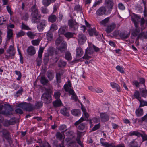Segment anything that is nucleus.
<instances>
[{
    "mask_svg": "<svg viewBox=\"0 0 147 147\" xmlns=\"http://www.w3.org/2000/svg\"><path fill=\"white\" fill-rule=\"evenodd\" d=\"M54 48L51 47H49L48 49V52L49 55H52L54 53Z\"/></svg>",
    "mask_w": 147,
    "mask_h": 147,
    "instance_id": "43",
    "label": "nucleus"
},
{
    "mask_svg": "<svg viewBox=\"0 0 147 147\" xmlns=\"http://www.w3.org/2000/svg\"><path fill=\"white\" fill-rule=\"evenodd\" d=\"M68 25L70 28L74 30H76L78 27V24L74 19H70L68 20Z\"/></svg>",
    "mask_w": 147,
    "mask_h": 147,
    "instance_id": "10",
    "label": "nucleus"
},
{
    "mask_svg": "<svg viewBox=\"0 0 147 147\" xmlns=\"http://www.w3.org/2000/svg\"><path fill=\"white\" fill-rule=\"evenodd\" d=\"M57 82L58 83H60L61 82V75L59 73L56 74V76Z\"/></svg>",
    "mask_w": 147,
    "mask_h": 147,
    "instance_id": "54",
    "label": "nucleus"
},
{
    "mask_svg": "<svg viewBox=\"0 0 147 147\" xmlns=\"http://www.w3.org/2000/svg\"><path fill=\"white\" fill-rule=\"evenodd\" d=\"M110 84L112 88H116L118 92L121 91L120 86L119 85L114 82H111Z\"/></svg>",
    "mask_w": 147,
    "mask_h": 147,
    "instance_id": "33",
    "label": "nucleus"
},
{
    "mask_svg": "<svg viewBox=\"0 0 147 147\" xmlns=\"http://www.w3.org/2000/svg\"><path fill=\"white\" fill-rule=\"evenodd\" d=\"M61 113L63 115L68 117L69 115V113L68 112L67 108L64 107L61 108L60 111Z\"/></svg>",
    "mask_w": 147,
    "mask_h": 147,
    "instance_id": "23",
    "label": "nucleus"
},
{
    "mask_svg": "<svg viewBox=\"0 0 147 147\" xmlns=\"http://www.w3.org/2000/svg\"><path fill=\"white\" fill-rule=\"evenodd\" d=\"M140 94L138 91L136 90L134 94L131 96V97L133 99L136 98L138 100L141 98V97H140Z\"/></svg>",
    "mask_w": 147,
    "mask_h": 147,
    "instance_id": "27",
    "label": "nucleus"
},
{
    "mask_svg": "<svg viewBox=\"0 0 147 147\" xmlns=\"http://www.w3.org/2000/svg\"><path fill=\"white\" fill-rule=\"evenodd\" d=\"M58 29V27L57 25L53 23L51 24L50 27V30L52 31H54Z\"/></svg>",
    "mask_w": 147,
    "mask_h": 147,
    "instance_id": "40",
    "label": "nucleus"
},
{
    "mask_svg": "<svg viewBox=\"0 0 147 147\" xmlns=\"http://www.w3.org/2000/svg\"><path fill=\"white\" fill-rule=\"evenodd\" d=\"M42 3L45 7L48 6L51 3L49 0H42Z\"/></svg>",
    "mask_w": 147,
    "mask_h": 147,
    "instance_id": "52",
    "label": "nucleus"
},
{
    "mask_svg": "<svg viewBox=\"0 0 147 147\" xmlns=\"http://www.w3.org/2000/svg\"><path fill=\"white\" fill-rule=\"evenodd\" d=\"M56 138L59 140H61L63 138V134L60 132H57L55 134Z\"/></svg>",
    "mask_w": 147,
    "mask_h": 147,
    "instance_id": "44",
    "label": "nucleus"
},
{
    "mask_svg": "<svg viewBox=\"0 0 147 147\" xmlns=\"http://www.w3.org/2000/svg\"><path fill=\"white\" fill-rule=\"evenodd\" d=\"M18 106L29 112L32 111L34 109L33 105L30 103H21L18 105Z\"/></svg>",
    "mask_w": 147,
    "mask_h": 147,
    "instance_id": "8",
    "label": "nucleus"
},
{
    "mask_svg": "<svg viewBox=\"0 0 147 147\" xmlns=\"http://www.w3.org/2000/svg\"><path fill=\"white\" fill-rule=\"evenodd\" d=\"M129 134L131 136L135 135L138 137L141 136V134L137 131H133L129 133Z\"/></svg>",
    "mask_w": 147,
    "mask_h": 147,
    "instance_id": "50",
    "label": "nucleus"
},
{
    "mask_svg": "<svg viewBox=\"0 0 147 147\" xmlns=\"http://www.w3.org/2000/svg\"><path fill=\"white\" fill-rule=\"evenodd\" d=\"M129 146V147H139L138 143L135 140L131 141Z\"/></svg>",
    "mask_w": 147,
    "mask_h": 147,
    "instance_id": "31",
    "label": "nucleus"
},
{
    "mask_svg": "<svg viewBox=\"0 0 147 147\" xmlns=\"http://www.w3.org/2000/svg\"><path fill=\"white\" fill-rule=\"evenodd\" d=\"M97 52L99 51L100 49L92 44L89 45L88 47L86 49L84 55L82 57V58L85 59H89L91 58L90 56L92 54L94 51Z\"/></svg>",
    "mask_w": 147,
    "mask_h": 147,
    "instance_id": "3",
    "label": "nucleus"
},
{
    "mask_svg": "<svg viewBox=\"0 0 147 147\" xmlns=\"http://www.w3.org/2000/svg\"><path fill=\"white\" fill-rule=\"evenodd\" d=\"M27 34L29 38L32 39L34 38L35 36V34L34 33L30 31L27 32Z\"/></svg>",
    "mask_w": 147,
    "mask_h": 147,
    "instance_id": "48",
    "label": "nucleus"
},
{
    "mask_svg": "<svg viewBox=\"0 0 147 147\" xmlns=\"http://www.w3.org/2000/svg\"><path fill=\"white\" fill-rule=\"evenodd\" d=\"M135 28L133 29L132 33V35L134 36H137L140 32V29L138 26H135Z\"/></svg>",
    "mask_w": 147,
    "mask_h": 147,
    "instance_id": "24",
    "label": "nucleus"
},
{
    "mask_svg": "<svg viewBox=\"0 0 147 147\" xmlns=\"http://www.w3.org/2000/svg\"><path fill=\"white\" fill-rule=\"evenodd\" d=\"M138 100L140 103L139 106V107H143L145 106H147V101L141 99V98L140 99H139Z\"/></svg>",
    "mask_w": 147,
    "mask_h": 147,
    "instance_id": "38",
    "label": "nucleus"
},
{
    "mask_svg": "<svg viewBox=\"0 0 147 147\" xmlns=\"http://www.w3.org/2000/svg\"><path fill=\"white\" fill-rule=\"evenodd\" d=\"M15 53L16 51L13 46L11 45L6 50V53L5 54V58L7 60L10 58L13 59Z\"/></svg>",
    "mask_w": 147,
    "mask_h": 147,
    "instance_id": "6",
    "label": "nucleus"
},
{
    "mask_svg": "<svg viewBox=\"0 0 147 147\" xmlns=\"http://www.w3.org/2000/svg\"><path fill=\"white\" fill-rule=\"evenodd\" d=\"M66 65V62L62 60H60L58 64V65L59 67H61L62 66H65Z\"/></svg>",
    "mask_w": 147,
    "mask_h": 147,
    "instance_id": "51",
    "label": "nucleus"
},
{
    "mask_svg": "<svg viewBox=\"0 0 147 147\" xmlns=\"http://www.w3.org/2000/svg\"><path fill=\"white\" fill-rule=\"evenodd\" d=\"M30 10L32 21L34 23L38 22L40 20L42 15L38 10L36 4L31 7Z\"/></svg>",
    "mask_w": 147,
    "mask_h": 147,
    "instance_id": "2",
    "label": "nucleus"
},
{
    "mask_svg": "<svg viewBox=\"0 0 147 147\" xmlns=\"http://www.w3.org/2000/svg\"><path fill=\"white\" fill-rule=\"evenodd\" d=\"M85 120H86V119H85L84 118L81 117L75 123L74 125L79 130H84L86 128V125L84 123H81Z\"/></svg>",
    "mask_w": 147,
    "mask_h": 147,
    "instance_id": "7",
    "label": "nucleus"
},
{
    "mask_svg": "<svg viewBox=\"0 0 147 147\" xmlns=\"http://www.w3.org/2000/svg\"><path fill=\"white\" fill-rule=\"evenodd\" d=\"M66 30V27L65 26L61 27L59 30V33L60 34H64Z\"/></svg>",
    "mask_w": 147,
    "mask_h": 147,
    "instance_id": "41",
    "label": "nucleus"
},
{
    "mask_svg": "<svg viewBox=\"0 0 147 147\" xmlns=\"http://www.w3.org/2000/svg\"><path fill=\"white\" fill-rule=\"evenodd\" d=\"M42 105V103L41 102H38L36 103L35 107L36 109H38L41 107Z\"/></svg>",
    "mask_w": 147,
    "mask_h": 147,
    "instance_id": "55",
    "label": "nucleus"
},
{
    "mask_svg": "<svg viewBox=\"0 0 147 147\" xmlns=\"http://www.w3.org/2000/svg\"><path fill=\"white\" fill-rule=\"evenodd\" d=\"M129 36V34H126L124 32L121 33L119 36L122 39H125L127 38Z\"/></svg>",
    "mask_w": 147,
    "mask_h": 147,
    "instance_id": "39",
    "label": "nucleus"
},
{
    "mask_svg": "<svg viewBox=\"0 0 147 147\" xmlns=\"http://www.w3.org/2000/svg\"><path fill=\"white\" fill-rule=\"evenodd\" d=\"M65 59L68 61H70L72 59L71 54L69 51H66L65 52Z\"/></svg>",
    "mask_w": 147,
    "mask_h": 147,
    "instance_id": "34",
    "label": "nucleus"
},
{
    "mask_svg": "<svg viewBox=\"0 0 147 147\" xmlns=\"http://www.w3.org/2000/svg\"><path fill=\"white\" fill-rule=\"evenodd\" d=\"M47 76L50 81H51L54 77V74L53 71H48L47 72Z\"/></svg>",
    "mask_w": 147,
    "mask_h": 147,
    "instance_id": "26",
    "label": "nucleus"
},
{
    "mask_svg": "<svg viewBox=\"0 0 147 147\" xmlns=\"http://www.w3.org/2000/svg\"><path fill=\"white\" fill-rule=\"evenodd\" d=\"M135 113L138 117H140L143 114V111L142 108H140L139 107L136 109Z\"/></svg>",
    "mask_w": 147,
    "mask_h": 147,
    "instance_id": "25",
    "label": "nucleus"
},
{
    "mask_svg": "<svg viewBox=\"0 0 147 147\" xmlns=\"http://www.w3.org/2000/svg\"><path fill=\"white\" fill-rule=\"evenodd\" d=\"M71 98V100H74L75 102L78 100V102L80 103V101L78 100V98L75 94L72 95Z\"/></svg>",
    "mask_w": 147,
    "mask_h": 147,
    "instance_id": "63",
    "label": "nucleus"
},
{
    "mask_svg": "<svg viewBox=\"0 0 147 147\" xmlns=\"http://www.w3.org/2000/svg\"><path fill=\"white\" fill-rule=\"evenodd\" d=\"M76 56L77 58L81 57L84 53L81 47H77L76 50Z\"/></svg>",
    "mask_w": 147,
    "mask_h": 147,
    "instance_id": "15",
    "label": "nucleus"
},
{
    "mask_svg": "<svg viewBox=\"0 0 147 147\" xmlns=\"http://www.w3.org/2000/svg\"><path fill=\"white\" fill-rule=\"evenodd\" d=\"M25 34V32L21 31L16 34V36L17 37H20L24 36Z\"/></svg>",
    "mask_w": 147,
    "mask_h": 147,
    "instance_id": "58",
    "label": "nucleus"
},
{
    "mask_svg": "<svg viewBox=\"0 0 147 147\" xmlns=\"http://www.w3.org/2000/svg\"><path fill=\"white\" fill-rule=\"evenodd\" d=\"M131 20L135 26H138L140 20V18L139 16L135 15H134L131 16Z\"/></svg>",
    "mask_w": 147,
    "mask_h": 147,
    "instance_id": "14",
    "label": "nucleus"
},
{
    "mask_svg": "<svg viewBox=\"0 0 147 147\" xmlns=\"http://www.w3.org/2000/svg\"><path fill=\"white\" fill-rule=\"evenodd\" d=\"M116 69L121 73H124L123 68L120 66H117L116 67Z\"/></svg>",
    "mask_w": 147,
    "mask_h": 147,
    "instance_id": "59",
    "label": "nucleus"
},
{
    "mask_svg": "<svg viewBox=\"0 0 147 147\" xmlns=\"http://www.w3.org/2000/svg\"><path fill=\"white\" fill-rule=\"evenodd\" d=\"M59 129L63 133V135L64 132L67 130V126L65 125H62L59 126Z\"/></svg>",
    "mask_w": 147,
    "mask_h": 147,
    "instance_id": "37",
    "label": "nucleus"
},
{
    "mask_svg": "<svg viewBox=\"0 0 147 147\" xmlns=\"http://www.w3.org/2000/svg\"><path fill=\"white\" fill-rule=\"evenodd\" d=\"M88 32L89 35L90 36H92L94 34L96 36H97L98 34V32H97L95 28H90L88 30Z\"/></svg>",
    "mask_w": 147,
    "mask_h": 147,
    "instance_id": "22",
    "label": "nucleus"
},
{
    "mask_svg": "<svg viewBox=\"0 0 147 147\" xmlns=\"http://www.w3.org/2000/svg\"><path fill=\"white\" fill-rule=\"evenodd\" d=\"M71 113L73 115L77 116L80 115L81 113L80 111L78 109H74L72 110Z\"/></svg>",
    "mask_w": 147,
    "mask_h": 147,
    "instance_id": "29",
    "label": "nucleus"
},
{
    "mask_svg": "<svg viewBox=\"0 0 147 147\" xmlns=\"http://www.w3.org/2000/svg\"><path fill=\"white\" fill-rule=\"evenodd\" d=\"M40 40V39H38L36 40H32L31 42L33 45L34 46L38 45H39Z\"/></svg>",
    "mask_w": 147,
    "mask_h": 147,
    "instance_id": "45",
    "label": "nucleus"
},
{
    "mask_svg": "<svg viewBox=\"0 0 147 147\" xmlns=\"http://www.w3.org/2000/svg\"><path fill=\"white\" fill-rule=\"evenodd\" d=\"M57 18L55 15L51 14L49 16L48 20L49 22L51 23H54L57 20Z\"/></svg>",
    "mask_w": 147,
    "mask_h": 147,
    "instance_id": "20",
    "label": "nucleus"
},
{
    "mask_svg": "<svg viewBox=\"0 0 147 147\" xmlns=\"http://www.w3.org/2000/svg\"><path fill=\"white\" fill-rule=\"evenodd\" d=\"M41 83L44 85H46L48 84L49 82L48 80L46 79V78L44 76H42L40 80Z\"/></svg>",
    "mask_w": 147,
    "mask_h": 147,
    "instance_id": "36",
    "label": "nucleus"
},
{
    "mask_svg": "<svg viewBox=\"0 0 147 147\" xmlns=\"http://www.w3.org/2000/svg\"><path fill=\"white\" fill-rule=\"evenodd\" d=\"M6 9L9 13L11 16L13 14V12L11 11V8L9 5H8L6 6Z\"/></svg>",
    "mask_w": 147,
    "mask_h": 147,
    "instance_id": "62",
    "label": "nucleus"
},
{
    "mask_svg": "<svg viewBox=\"0 0 147 147\" xmlns=\"http://www.w3.org/2000/svg\"><path fill=\"white\" fill-rule=\"evenodd\" d=\"M27 52L30 55H33L35 54L36 50L35 47L33 46L29 47L27 49Z\"/></svg>",
    "mask_w": 147,
    "mask_h": 147,
    "instance_id": "16",
    "label": "nucleus"
},
{
    "mask_svg": "<svg viewBox=\"0 0 147 147\" xmlns=\"http://www.w3.org/2000/svg\"><path fill=\"white\" fill-rule=\"evenodd\" d=\"M105 4L106 8L110 11L112 9L114 3L113 0H105Z\"/></svg>",
    "mask_w": 147,
    "mask_h": 147,
    "instance_id": "13",
    "label": "nucleus"
},
{
    "mask_svg": "<svg viewBox=\"0 0 147 147\" xmlns=\"http://www.w3.org/2000/svg\"><path fill=\"white\" fill-rule=\"evenodd\" d=\"M141 94L142 97H146L147 96V90L146 89L143 90L141 92Z\"/></svg>",
    "mask_w": 147,
    "mask_h": 147,
    "instance_id": "56",
    "label": "nucleus"
},
{
    "mask_svg": "<svg viewBox=\"0 0 147 147\" xmlns=\"http://www.w3.org/2000/svg\"><path fill=\"white\" fill-rule=\"evenodd\" d=\"M109 20V18H107L102 20L100 22V23L101 25H102L104 26H105L106 24L108 22Z\"/></svg>",
    "mask_w": 147,
    "mask_h": 147,
    "instance_id": "42",
    "label": "nucleus"
},
{
    "mask_svg": "<svg viewBox=\"0 0 147 147\" xmlns=\"http://www.w3.org/2000/svg\"><path fill=\"white\" fill-rule=\"evenodd\" d=\"M116 25L114 23H113L107 26L106 31L107 33H109L112 31L115 28Z\"/></svg>",
    "mask_w": 147,
    "mask_h": 147,
    "instance_id": "19",
    "label": "nucleus"
},
{
    "mask_svg": "<svg viewBox=\"0 0 147 147\" xmlns=\"http://www.w3.org/2000/svg\"><path fill=\"white\" fill-rule=\"evenodd\" d=\"M55 45L58 47L55 51V57L57 62L61 56L60 53H64L67 50V43L60 37L57 38L55 41Z\"/></svg>",
    "mask_w": 147,
    "mask_h": 147,
    "instance_id": "1",
    "label": "nucleus"
},
{
    "mask_svg": "<svg viewBox=\"0 0 147 147\" xmlns=\"http://www.w3.org/2000/svg\"><path fill=\"white\" fill-rule=\"evenodd\" d=\"M21 28L22 29H24L27 30H30V28L28 26L25 25L23 23L22 24Z\"/></svg>",
    "mask_w": 147,
    "mask_h": 147,
    "instance_id": "60",
    "label": "nucleus"
},
{
    "mask_svg": "<svg viewBox=\"0 0 147 147\" xmlns=\"http://www.w3.org/2000/svg\"><path fill=\"white\" fill-rule=\"evenodd\" d=\"M47 22L45 20L40 21L38 24L37 28L40 31H42L47 25Z\"/></svg>",
    "mask_w": 147,
    "mask_h": 147,
    "instance_id": "12",
    "label": "nucleus"
},
{
    "mask_svg": "<svg viewBox=\"0 0 147 147\" xmlns=\"http://www.w3.org/2000/svg\"><path fill=\"white\" fill-rule=\"evenodd\" d=\"M23 91V89L21 87L20 89H19L18 90L17 92H16V93L15 94V96L17 97L19 96L20 95L22 94Z\"/></svg>",
    "mask_w": 147,
    "mask_h": 147,
    "instance_id": "57",
    "label": "nucleus"
},
{
    "mask_svg": "<svg viewBox=\"0 0 147 147\" xmlns=\"http://www.w3.org/2000/svg\"><path fill=\"white\" fill-rule=\"evenodd\" d=\"M141 35H142V37L144 39H147V31L146 32H141Z\"/></svg>",
    "mask_w": 147,
    "mask_h": 147,
    "instance_id": "64",
    "label": "nucleus"
},
{
    "mask_svg": "<svg viewBox=\"0 0 147 147\" xmlns=\"http://www.w3.org/2000/svg\"><path fill=\"white\" fill-rule=\"evenodd\" d=\"M44 47H40L38 52V58H37L36 61L37 62V65L38 66H40L42 63V54L44 49Z\"/></svg>",
    "mask_w": 147,
    "mask_h": 147,
    "instance_id": "9",
    "label": "nucleus"
},
{
    "mask_svg": "<svg viewBox=\"0 0 147 147\" xmlns=\"http://www.w3.org/2000/svg\"><path fill=\"white\" fill-rule=\"evenodd\" d=\"M0 132H2L3 135L6 139H8L10 136L9 132L6 129H3L0 128Z\"/></svg>",
    "mask_w": 147,
    "mask_h": 147,
    "instance_id": "21",
    "label": "nucleus"
},
{
    "mask_svg": "<svg viewBox=\"0 0 147 147\" xmlns=\"http://www.w3.org/2000/svg\"><path fill=\"white\" fill-rule=\"evenodd\" d=\"M105 140L103 138H101L100 140V143L102 145L104 146H110V145L109 144L108 142H103Z\"/></svg>",
    "mask_w": 147,
    "mask_h": 147,
    "instance_id": "49",
    "label": "nucleus"
},
{
    "mask_svg": "<svg viewBox=\"0 0 147 147\" xmlns=\"http://www.w3.org/2000/svg\"><path fill=\"white\" fill-rule=\"evenodd\" d=\"M74 34V33L67 32L64 34V36L67 38L69 39L72 38Z\"/></svg>",
    "mask_w": 147,
    "mask_h": 147,
    "instance_id": "35",
    "label": "nucleus"
},
{
    "mask_svg": "<svg viewBox=\"0 0 147 147\" xmlns=\"http://www.w3.org/2000/svg\"><path fill=\"white\" fill-rule=\"evenodd\" d=\"M78 43L80 45H83L86 41L87 39L86 37L83 34L80 33L78 34L77 38Z\"/></svg>",
    "mask_w": 147,
    "mask_h": 147,
    "instance_id": "11",
    "label": "nucleus"
},
{
    "mask_svg": "<svg viewBox=\"0 0 147 147\" xmlns=\"http://www.w3.org/2000/svg\"><path fill=\"white\" fill-rule=\"evenodd\" d=\"M62 103L60 99H56L53 102V105L55 107H58L61 105Z\"/></svg>",
    "mask_w": 147,
    "mask_h": 147,
    "instance_id": "30",
    "label": "nucleus"
},
{
    "mask_svg": "<svg viewBox=\"0 0 147 147\" xmlns=\"http://www.w3.org/2000/svg\"><path fill=\"white\" fill-rule=\"evenodd\" d=\"M47 39L49 41L51 40L53 38V36L52 32L50 31H49L46 34Z\"/></svg>",
    "mask_w": 147,
    "mask_h": 147,
    "instance_id": "32",
    "label": "nucleus"
},
{
    "mask_svg": "<svg viewBox=\"0 0 147 147\" xmlns=\"http://www.w3.org/2000/svg\"><path fill=\"white\" fill-rule=\"evenodd\" d=\"M15 74L18 76V77L17 78V80H19L21 78L22 75L21 72L20 71H15Z\"/></svg>",
    "mask_w": 147,
    "mask_h": 147,
    "instance_id": "61",
    "label": "nucleus"
},
{
    "mask_svg": "<svg viewBox=\"0 0 147 147\" xmlns=\"http://www.w3.org/2000/svg\"><path fill=\"white\" fill-rule=\"evenodd\" d=\"M51 89V86H50L49 88L46 89V92L42 95L41 99L45 104H49L52 101V98L50 94Z\"/></svg>",
    "mask_w": 147,
    "mask_h": 147,
    "instance_id": "5",
    "label": "nucleus"
},
{
    "mask_svg": "<svg viewBox=\"0 0 147 147\" xmlns=\"http://www.w3.org/2000/svg\"><path fill=\"white\" fill-rule=\"evenodd\" d=\"M106 9L104 7L102 6L99 8L96 11V14L97 16H102L105 14Z\"/></svg>",
    "mask_w": 147,
    "mask_h": 147,
    "instance_id": "18",
    "label": "nucleus"
},
{
    "mask_svg": "<svg viewBox=\"0 0 147 147\" xmlns=\"http://www.w3.org/2000/svg\"><path fill=\"white\" fill-rule=\"evenodd\" d=\"M6 122L9 125H13L15 123L14 118H12L11 119L9 120H7Z\"/></svg>",
    "mask_w": 147,
    "mask_h": 147,
    "instance_id": "53",
    "label": "nucleus"
},
{
    "mask_svg": "<svg viewBox=\"0 0 147 147\" xmlns=\"http://www.w3.org/2000/svg\"><path fill=\"white\" fill-rule=\"evenodd\" d=\"M13 34V30L11 29H8L7 31V39L9 40L12 37Z\"/></svg>",
    "mask_w": 147,
    "mask_h": 147,
    "instance_id": "28",
    "label": "nucleus"
},
{
    "mask_svg": "<svg viewBox=\"0 0 147 147\" xmlns=\"http://www.w3.org/2000/svg\"><path fill=\"white\" fill-rule=\"evenodd\" d=\"M145 22V21L143 18H142L140 19L141 28L142 30H144L145 28V27L143 26Z\"/></svg>",
    "mask_w": 147,
    "mask_h": 147,
    "instance_id": "47",
    "label": "nucleus"
},
{
    "mask_svg": "<svg viewBox=\"0 0 147 147\" xmlns=\"http://www.w3.org/2000/svg\"><path fill=\"white\" fill-rule=\"evenodd\" d=\"M100 116L101 120L102 121L106 122L109 119V116L106 113H100Z\"/></svg>",
    "mask_w": 147,
    "mask_h": 147,
    "instance_id": "17",
    "label": "nucleus"
},
{
    "mask_svg": "<svg viewBox=\"0 0 147 147\" xmlns=\"http://www.w3.org/2000/svg\"><path fill=\"white\" fill-rule=\"evenodd\" d=\"M13 111V109L9 104H5L4 105H0V114L7 116L12 114Z\"/></svg>",
    "mask_w": 147,
    "mask_h": 147,
    "instance_id": "4",
    "label": "nucleus"
},
{
    "mask_svg": "<svg viewBox=\"0 0 147 147\" xmlns=\"http://www.w3.org/2000/svg\"><path fill=\"white\" fill-rule=\"evenodd\" d=\"M60 92L58 91H56L54 93V96L56 99H59V98L61 95Z\"/></svg>",
    "mask_w": 147,
    "mask_h": 147,
    "instance_id": "46",
    "label": "nucleus"
}]
</instances>
